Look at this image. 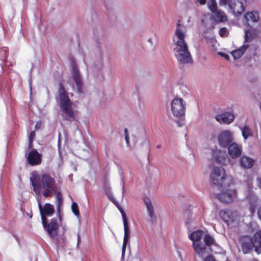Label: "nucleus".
Segmentation results:
<instances>
[{
	"mask_svg": "<svg viewBox=\"0 0 261 261\" xmlns=\"http://www.w3.org/2000/svg\"><path fill=\"white\" fill-rule=\"evenodd\" d=\"M207 7L212 13L218 10V6L216 0H208L207 2Z\"/></svg>",
	"mask_w": 261,
	"mask_h": 261,
	"instance_id": "2f4dec72",
	"label": "nucleus"
},
{
	"mask_svg": "<svg viewBox=\"0 0 261 261\" xmlns=\"http://www.w3.org/2000/svg\"><path fill=\"white\" fill-rule=\"evenodd\" d=\"M178 40L175 43L176 47L173 48L174 56L180 68L185 64L192 63L191 55L188 45L185 41V34L181 30L177 29L175 32Z\"/></svg>",
	"mask_w": 261,
	"mask_h": 261,
	"instance_id": "7ed1b4c3",
	"label": "nucleus"
},
{
	"mask_svg": "<svg viewBox=\"0 0 261 261\" xmlns=\"http://www.w3.org/2000/svg\"><path fill=\"white\" fill-rule=\"evenodd\" d=\"M56 199L57 201V215L59 220L61 221L62 220V214L61 212V206L63 203V198L62 193L60 191H58L56 193Z\"/></svg>",
	"mask_w": 261,
	"mask_h": 261,
	"instance_id": "c85d7f7f",
	"label": "nucleus"
},
{
	"mask_svg": "<svg viewBox=\"0 0 261 261\" xmlns=\"http://www.w3.org/2000/svg\"><path fill=\"white\" fill-rule=\"evenodd\" d=\"M27 161L31 166L39 165L41 162V155L36 149H32L28 154Z\"/></svg>",
	"mask_w": 261,
	"mask_h": 261,
	"instance_id": "2eb2a0df",
	"label": "nucleus"
},
{
	"mask_svg": "<svg viewBox=\"0 0 261 261\" xmlns=\"http://www.w3.org/2000/svg\"><path fill=\"white\" fill-rule=\"evenodd\" d=\"M38 207H39V211H40V214H42V212L43 211V207L42 206L41 204H40V203L38 201Z\"/></svg>",
	"mask_w": 261,
	"mask_h": 261,
	"instance_id": "37998d69",
	"label": "nucleus"
},
{
	"mask_svg": "<svg viewBox=\"0 0 261 261\" xmlns=\"http://www.w3.org/2000/svg\"><path fill=\"white\" fill-rule=\"evenodd\" d=\"M213 17L216 22H223L227 20V16L222 10L218 9L212 13Z\"/></svg>",
	"mask_w": 261,
	"mask_h": 261,
	"instance_id": "bb28decb",
	"label": "nucleus"
},
{
	"mask_svg": "<svg viewBox=\"0 0 261 261\" xmlns=\"http://www.w3.org/2000/svg\"><path fill=\"white\" fill-rule=\"evenodd\" d=\"M210 179L214 185L219 188L220 191H223V188L228 187L232 184V178L226 176L225 171L222 167H214Z\"/></svg>",
	"mask_w": 261,
	"mask_h": 261,
	"instance_id": "20e7f679",
	"label": "nucleus"
},
{
	"mask_svg": "<svg viewBox=\"0 0 261 261\" xmlns=\"http://www.w3.org/2000/svg\"><path fill=\"white\" fill-rule=\"evenodd\" d=\"M35 136V133L34 131H32L30 135H29V141H33V140H34V138Z\"/></svg>",
	"mask_w": 261,
	"mask_h": 261,
	"instance_id": "4c0bfd02",
	"label": "nucleus"
},
{
	"mask_svg": "<svg viewBox=\"0 0 261 261\" xmlns=\"http://www.w3.org/2000/svg\"><path fill=\"white\" fill-rule=\"evenodd\" d=\"M246 0H228L226 5L234 15H239L244 13L246 7Z\"/></svg>",
	"mask_w": 261,
	"mask_h": 261,
	"instance_id": "6e6552de",
	"label": "nucleus"
},
{
	"mask_svg": "<svg viewBox=\"0 0 261 261\" xmlns=\"http://www.w3.org/2000/svg\"><path fill=\"white\" fill-rule=\"evenodd\" d=\"M30 91H32V86H31V84L30 83Z\"/></svg>",
	"mask_w": 261,
	"mask_h": 261,
	"instance_id": "bf43d9fd",
	"label": "nucleus"
},
{
	"mask_svg": "<svg viewBox=\"0 0 261 261\" xmlns=\"http://www.w3.org/2000/svg\"><path fill=\"white\" fill-rule=\"evenodd\" d=\"M127 133H128L127 129V128H125V129H124V133H125V135H128V134H127Z\"/></svg>",
	"mask_w": 261,
	"mask_h": 261,
	"instance_id": "5fc2aeb1",
	"label": "nucleus"
},
{
	"mask_svg": "<svg viewBox=\"0 0 261 261\" xmlns=\"http://www.w3.org/2000/svg\"><path fill=\"white\" fill-rule=\"evenodd\" d=\"M176 123L178 127H181L184 124L182 122H181L180 121H177Z\"/></svg>",
	"mask_w": 261,
	"mask_h": 261,
	"instance_id": "8fccbe9b",
	"label": "nucleus"
},
{
	"mask_svg": "<svg viewBox=\"0 0 261 261\" xmlns=\"http://www.w3.org/2000/svg\"><path fill=\"white\" fill-rule=\"evenodd\" d=\"M218 142L220 147L227 148L233 142L232 136L229 130H224L219 134L218 136Z\"/></svg>",
	"mask_w": 261,
	"mask_h": 261,
	"instance_id": "f8f14e48",
	"label": "nucleus"
},
{
	"mask_svg": "<svg viewBox=\"0 0 261 261\" xmlns=\"http://www.w3.org/2000/svg\"><path fill=\"white\" fill-rule=\"evenodd\" d=\"M215 118L217 121L220 123L229 124L233 121L234 115L232 112H224L221 114L216 115Z\"/></svg>",
	"mask_w": 261,
	"mask_h": 261,
	"instance_id": "f3484780",
	"label": "nucleus"
},
{
	"mask_svg": "<svg viewBox=\"0 0 261 261\" xmlns=\"http://www.w3.org/2000/svg\"><path fill=\"white\" fill-rule=\"evenodd\" d=\"M230 185L223 188V190L221 191L222 192L217 195L218 199L221 201L229 203L236 197L237 191L235 189H227L230 187Z\"/></svg>",
	"mask_w": 261,
	"mask_h": 261,
	"instance_id": "1a4fd4ad",
	"label": "nucleus"
},
{
	"mask_svg": "<svg viewBox=\"0 0 261 261\" xmlns=\"http://www.w3.org/2000/svg\"><path fill=\"white\" fill-rule=\"evenodd\" d=\"M148 42H150V43H152V39L151 38H149L148 39Z\"/></svg>",
	"mask_w": 261,
	"mask_h": 261,
	"instance_id": "4d7b16f0",
	"label": "nucleus"
},
{
	"mask_svg": "<svg viewBox=\"0 0 261 261\" xmlns=\"http://www.w3.org/2000/svg\"><path fill=\"white\" fill-rule=\"evenodd\" d=\"M30 181L33 191L37 195L40 194L41 188L44 191L43 195L45 197H48L51 194H55L57 189L55 179L47 174H43L41 178L39 175L33 174L30 177Z\"/></svg>",
	"mask_w": 261,
	"mask_h": 261,
	"instance_id": "f03ea898",
	"label": "nucleus"
},
{
	"mask_svg": "<svg viewBox=\"0 0 261 261\" xmlns=\"http://www.w3.org/2000/svg\"><path fill=\"white\" fill-rule=\"evenodd\" d=\"M184 215L185 225L188 229H189L194 219L195 218V216L193 215L191 211L189 210H187L184 212Z\"/></svg>",
	"mask_w": 261,
	"mask_h": 261,
	"instance_id": "cd10ccee",
	"label": "nucleus"
},
{
	"mask_svg": "<svg viewBox=\"0 0 261 261\" xmlns=\"http://www.w3.org/2000/svg\"><path fill=\"white\" fill-rule=\"evenodd\" d=\"M241 129L242 136L245 140H246L249 137L252 136L251 130L248 126L245 125Z\"/></svg>",
	"mask_w": 261,
	"mask_h": 261,
	"instance_id": "7c9ffc66",
	"label": "nucleus"
},
{
	"mask_svg": "<svg viewBox=\"0 0 261 261\" xmlns=\"http://www.w3.org/2000/svg\"><path fill=\"white\" fill-rule=\"evenodd\" d=\"M218 54L220 56H221V57H224L226 60H229L230 56H229V55L226 54L224 53H222V52H219Z\"/></svg>",
	"mask_w": 261,
	"mask_h": 261,
	"instance_id": "e433bc0d",
	"label": "nucleus"
},
{
	"mask_svg": "<svg viewBox=\"0 0 261 261\" xmlns=\"http://www.w3.org/2000/svg\"><path fill=\"white\" fill-rule=\"evenodd\" d=\"M126 248V246H122V252H125Z\"/></svg>",
	"mask_w": 261,
	"mask_h": 261,
	"instance_id": "603ef678",
	"label": "nucleus"
},
{
	"mask_svg": "<svg viewBox=\"0 0 261 261\" xmlns=\"http://www.w3.org/2000/svg\"><path fill=\"white\" fill-rule=\"evenodd\" d=\"M58 98H56L61 115L64 119L70 122L77 120V113L72 108L73 104L68 96L63 84L60 82L58 90Z\"/></svg>",
	"mask_w": 261,
	"mask_h": 261,
	"instance_id": "f257e3e1",
	"label": "nucleus"
},
{
	"mask_svg": "<svg viewBox=\"0 0 261 261\" xmlns=\"http://www.w3.org/2000/svg\"><path fill=\"white\" fill-rule=\"evenodd\" d=\"M121 181L122 182V193L123 194L124 193V179H123V177H121Z\"/></svg>",
	"mask_w": 261,
	"mask_h": 261,
	"instance_id": "a18cd8bd",
	"label": "nucleus"
},
{
	"mask_svg": "<svg viewBox=\"0 0 261 261\" xmlns=\"http://www.w3.org/2000/svg\"><path fill=\"white\" fill-rule=\"evenodd\" d=\"M240 242L244 254H249L252 251L253 246L250 239V236L248 235L241 236L240 238Z\"/></svg>",
	"mask_w": 261,
	"mask_h": 261,
	"instance_id": "4468645a",
	"label": "nucleus"
},
{
	"mask_svg": "<svg viewBox=\"0 0 261 261\" xmlns=\"http://www.w3.org/2000/svg\"><path fill=\"white\" fill-rule=\"evenodd\" d=\"M219 216L226 223L233 222L234 220L232 211L229 210H222L219 212Z\"/></svg>",
	"mask_w": 261,
	"mask_h": 261,
	"instance_id": "4be33fe9",
	"label": "nucleus"
},
{
	"mask_svg": "<svg viewBox=\"0 0 261 261\" xmlns=\"http://www.w3.org/2000/svg\"><path fill=\"white\" fill-rule=\"evenodd\" d=\"M258 20V13L256 12L252 11L245 14L243 21L245 25L252 26V23H257Z\"/></svg>",
	"mask_w": 261,
	"mask_h": 261,
	"instance_id": "dca6fc26",
	"label": "nucleus"
},
{
	"mask_svg": "<svg viewBox=\"0 0 261 261\" xmlns=\"http://www.w3.org/2000/svg\"><path fill=\"white\" fill-rule=\"evenodd\" d=\"M125 252H122V254H121V258H123L124 257V256H125Z\"/></svg>",
	"mask_w": 261,
	"mask_h": 261,
	"instance_id": "864d4df0",
	"label": "nucleus"
},
{
	"mask_svg": "<svg viewBox=\"0 0 261 261\" xmlns=\"http://www.w3.org/2000/svg\"><path fill=\"white\" fill-rule=\"evenodd\" d=\"M228 0H220V4L223 5H226V4L228 3Z\"/></svg>",
	"mask_w": 261,
	"mask_h": 261,
	"instance_id": "c03bdc74",
	"label": "nucleus"
},
{
	"mask_svg": "<svg viewBox=\"0 0 261 261\" xmlns=\"http://www.w3.org/2000/svg\"><path fill=\"white\" fill-rule=\"evenodd\" d=\"M239 163L242 168L250 169L253 166L254 160L247 156H243L240 158Z\"/></svg>",
	"mask_w": 261,
	"mask_h": 261,
	"instance_id": "393cba45",
	"label": "nucleus"
},
{
	"mask_svg": "<svg viewBox=\"0 0 261 261\" xmlns=\"http://www.w3.org/2000/svg\"><path fill=\"white\" fill-rule=\"evenodd\" d=\"M160 147H161V145H158L156 146V148H159Z\"/></svg>",
	"mask_w": 261,
	"mask_h": 261,
	"instance_id": "052dcab7",
	"label": "nucleus"
},
{
	"mask_svg": "<svg viewBox=\"0 0 261 261\" xmlns=\"http://www.w3.org/2000/svg\"><path fill=\"white\" fill-rule=\"evenodd\" d=\"M228 153L231 159H237L240 157L242 153V147L241 145L233 142L228 145Z\"/></svg>",
	"mask_w": 261,
	"mask_h": 261,
	"instance_id": "ddd939ff",
	"label": "nucleus"
},
{
	"mask_svg": "<svg viewBox=\"0 0 261 261\" xmlns=\"http://www.w3.org/2000/svg\"><path fill=\"white\" fill-rule=\"evenodd\" d=\"M103 189L107 196L115 204V205L117 206L118 208L119 209V208H121V207L119 206L118 204L116 202H115V199L113 198H112L111 188L109 183H104Z\"/></svg>",
	"mask_w": 261,
	"mask_h": 261,
	"instance_id": "c756f323",
	"label": "nucleus"
},
{
	"mask_svg": "<svg viewBox=\"0 0 261 261\" xmlns=\"http://www.w3.org/2000/svg\"><path fill=\"white\" fill-rule=\"evenodd\" d=\"M125 140L128 146H129V138L128 135H125Z\"/></svg>",
	"mask_w": 261,
	"mask_h": 261,
	"instance_id": "ea45409f",
	"label": "nucleus"
},
{
	"mask_svg": "<svg viewBox=\"0 0 261 261\" xmlns=\"http://www.w3.org/2000/svg\"><path fill=\"white\" fill-rule=\"evenodd\" d=\"M210 254L206 255V256L205 257L204 261H217L212 255Z\"/></svg>",
	"mask_w": 261,
	"mask_h": 261,
	"instance_id": "c9c22d12",
	"label": "nucleus"
},
{
	"mask_svg": "<svg viewBox=\"0 0 261 261\" xmlns=\"http://www.w3.org/2000/svg\"><path fill=\"white\" fill-rule=\"evenodd\" d=\"M251 243L254 248V251L257 253H261V230L257 231L252 236L250 237Z\"/></svg>",
	"mask_w": 261,
	"mask_h": 261,
	"instance_id": "a211bd4d",
	"label": "nucleus"
},
{
	"mask_svg": "<svg viewBox=\"0 0 261 261\" xmlns=\"http://www.w3.org/2000/svg\"><path fill=\"white\" fill-rule=\"evenodd\" d=\"M45 224H42L44 229L47 232L48 234L51 238H54L57 234L59 228L57 219L52 218L49 223H47V220H45Z\"/></svg>",
	"mask_w": 261,
	"mask_h": 261,
	"instance_id": "9d476101",
	"label": "nucleus"
},
{
	"mask_svg": "<svg viewBox=\"0 0 261 261\" xmlns=\"http://www.w3.org/2000/svg\"><path fill=\"white\" fill-rule=\"evenodd\" d=\"M249 46V45L248 44H243L238 49L232 50L231 52V54L233 57L234 59L236 60L240 59L245 53Z\"/></svg>",
	"mask_w": 261,
	"mask_h": 261,
	"instance_id": "a878e982",
	"label": "nucleus"
},
{
	"mask_svg": "<svg viewBox=\"0 0 261 261\" xmlns=\"http://www.w3.org/2000/svg\"><path fill=\"white\" fill-rule=\"evenodd\" d=\"M33 141H29V145H28V147H29V149H31L33 147Z\"/></svg>",
	"mask_w": 261,
	"mask_h": 261,
	"instance_id": "09e8293b",
	"label": "nucleus"
},
{
	"mask_svg": "<svg viewBox=\"0 0 261 261\" xmlns=\"http://www.w3.org/2000/svg\"><path fill=\"white\" fill-rule=\"evenodd\" d=\"M171 112L173 115L177 118L182 117L186 111V102L181 98H175L172 100Z\"/></svg>",
	"mask_w": 261,
	"mask_h": 261,
	"instance_id": "423d86ee",
	"label": "nucleus"
},
{
	"mask_svg": "<svg viewBox=\"0 0 261 261\" xmlns=\"http://www.w3.org/2000/svg\"><path fill=\"white\" fill-rule=\"evenodd\" d=\"M203 234V231L202 230H197L189 234V238L192 241V246L196 254L199 249Z\"/></svg>",
	"mask_w": 261,
	"mask_h": 261,
	"instance_id": "9b49d317",
	"label": "nucleus"
},
{
	"mask_svg": "<svg viewBox=\"0 0 261 261\" xmlns=\"http://www.w3.org/2000/svg\"><path fill=\"white\" fill-rule=\"evenodd\" d=\"M257 185L259 188L261 189V178L257 179Z\"/></svg>",
	"mask_w": 261,
	"mask_h": 261,
	"instance_id": "3c124183",
	"label": "nucleus"
},
{
	"mask_svg": "<svg viewBox=\"0 0 261 261\" xmlns=\"http://www.w3.org/2000/svg\"><path fill=\"white\" fill-rule=\"evenodd\" d=\"M71 74L76 88L78 93H83V80L82 75L80 72L77 65L75 61L72 59L70 60Z\"/></svg>",
	"mask_w": 261,
	"mask_h": 261,
	"instance_id": "0eeeda50",
	"label": "nucleus"
},
{
	"mask_svg": "<svg viewBox=\"0 0 261 261\" xmlns=\"http://www.w3.org/2000/svg\"><path fill=\"white\" fill-rule=\"evenodd\" d=\"M180 25V22H179V21H178V22L177 23V28H176V29H179V27ZM180 30H181V29H180Z\"/></svg>",
	"mask_w": 261,
	"mask_h": 261,
	"instance_id": "6e6d98bb",
	"label": "nucleus"
},
{
	"mask_svg": "<svg viewBox=\"0 0 261 261\" xmlns=\"http://www.w3.org/2000/svg\"><path fill=\"white\" fill-rule=\"evenodd\" d=\"M257 215H258V218L259 219V220H260V221H261V206H260V207H259L258 208Z\"/></svg>",
	"mask_w": 261,
	"mask_h": 261,
	"instance_id": "79ce46f5",
	"label": "nucleus"
},
{
	"mask_svg": "<svg viewBox=\"0 0 261 261\" xmlns=\"http://www.w3.org/2000/svg\"><path fill=\"white\" fill-rule=\"evenodd\" d=\"M256 201H257L256 198L254 197V201H249V209L251 214H253L255 212L256 207L257 206L256 205Z\"/></svg>",
	"mask_w": 261,
	"mask_h": 261,
	"instance_id": "473e14b6",
	"label": "nucleus"
},
{
	"mask_svg": "<svg viewBox=\"0 0 261 261\" xmlns=\"http://www.w3.org/2000/svg\"><path fill=\"white\" fill-rule=\"evenodd\" d=\"M129 240L123 239V242L122 246H126L127 243H128Z\"/></svg>",
	"mask_w": 261,
	"mask_h": 261,
	"instance_id": "49530a36",
	"label": "nucleus"
},
{
	"mask_svg": "<svg viewBox=\"0 0 261 261\" xmlns=\"http://www.w3.org/2000/svg\"><path fill=\"white\" fill-rule=\"evenodd\" d=\"M84 62L85 64H87L86 62V61H85V59L84 58Z\"/></svg>",
	"mask_w": 261,
	"mask_h": 261,
	"instance_id": "680f3d73",
	"label": "nucleus"
},
{
	"mask_svg": "<svg viewBox=\"0 0 261 261\" xmlns=\"http://www.w3.org/2000/svg\"><path fill=\"white\" fill-rule=\"evenodd\" d=\"M226 154L224 151L217 149L212 150V158L217 163L223 164L226 160Z\"/></svg>",
	"mask_w": 261,
	"mask_h": 261,
	"instance_id": "412c9836",
	"label": "nucleus"
},
{
	"mask_svg": "<svg viewBox=\"0 0 261 261\" xmlns=\"http://www.w3.org/2000/svg\"><path fill=\"white\" fill-rule=\"evenodd\" d=\"M196 2L198 3L201 5H203L206 3V0H195Z\"/></svg>",
	"mask_w": 261,
	"mask_h": 261,
	"instance_id": "a19ab883",
	"label": "nucleus"
},
{
	"mask_svg": "<svg viewBox=\"0 0 261 261\" xmlns=\"http://www.w3.org/2000/svg\"><path fill=\"white\" fill-rule=\"evenodd\" d=\"M203 243L201 242L199 249L197 252V254L200 258H203L207 254H211L212 252L211 246L212 245L217 246L214 238L209 234H205L203 237Z\"/></svg>",
	"mask_w": 261,
	"mask_h": 261,
	"instance_id": "39448f33",
	"label": "nucleus"
},
{
	"mask_svg": "<svg viewBox=\"0 0 261 261\" xmlns=\"http://www.w3.org/2000/svg\"><path fill=\"white\" fill-rule=\"evenodd\" d=\"M41 214V219L42 224H45V220H47L45 216L50 217L55 213V208L53 205L49 203H45L43 207V211Z\"/></svg>",
	"mask_w": 261,
	"mask_h": 261,
	"instance_id": "6ab92c4d",
	"label": "nucleus"
},
{
	"mask_svg": "<svg viewBox=\"0 0 261 261\" xmlns=\"http://www.w3.org/2000/svg\"><path fill=\"white\" fill-rule=\"evenodd\" d=\"M144 202L147 208L150 221L152 223H154L156 221V218L154 214V208L152 206L151 202L150 200L148 198H144Z\"/></svg>",
	"mask_w": 261,
	"mask_h": 261,
	"instance_id": "5701e85b",
	"label": "nucleus"
},
{
	"mask_svg": "<svg viewBox=\"0 0 261 261\" xmlns=\"http://www.w3.org/2000/svg\"><path fill=\"white\" fill-rule=\"evenodd\" d=\"M38 123H39V122H37V123H36V125H35V128H36V129H37V128H38Z\"/></svg>",
	"mask_w": 261,
	"mask_h": 261,
	"instance_id": "13d9d810",
	"label": "nucleus"
},
{
	"mask_svg": "<svg viewBox=\"0 0 261 261\" xmlns=\"http://www.w3.org/2000/svg\"><path fill=\"white\" fill-rule=\"evenodd\" d=\"M13 237L14 238L15 240L17 242L18 244L19 245H20V238H19V237L17 235H16L15 234H13Z\"/></svg>",
	"mask_w": 261,
	"mask_h": 261,
	"instance_id": "58836bf2",
	"label": "nucleus"
},
{
	"mask_svg": "<svg viewBox=\"0 0 261 261\" xmlns=\"http://www.w3.org/2000/svg\"><path fill=\"white\" fill-rule=\"evenodd\" d=\"M71 210L73 213L76 216L80 214L79 206L76 202H73L71 204Z\"/></svg>",
	"mask_w": 261,
	"mask_h": 261,
	"instance_id": "f704fd0d",
	"label": "nucleus"
},
{
	"mask_svg": "<svg viewBox=\"0 0 261 261\" xmlns=\"http://www.w3.org/2000/svg\"><path fill=\"white\" fill-rule=\"evenodd\" d=\"M119 210L122 215L124 225V235L123 239L129 240L130 231L126 214L122 208H119Z\"/></svg>",
	"mask_w": 261,
	"mask_h": 261,
	"instance_id": "b1692460",
	"label": "nucleus"
},
{
	"mask_svg": "<svg viewBox=\"0 0 261 261\" xmlns=\"http://www.w3.org/2000/svg\"><path fill=\"white\" fill-rule=\"evenodd\" d=\"M219 34L222 37H227L229 35V31L225 27L221 28L219 31Z\"/></svg>",
	"mask_w": 261,
	"mask_h": 261,
	"instance_id": "72a5a7b5",
	"label": "nucleus"
},
{
	"mask_svg": "<svg viewBox=\"0 0 261 261\" xmlns=\"http://www.w3.org/2000/svg\"><path fill=\"white\" fill-rule=\"evenodd\" d=\"M77 246H79V244L80 243V242L81 241V237L80 236V234L78 233L77 235Z\"/></svg>",
	"mask_w": 261,
	"mask_h": 261,
	"instance_id": "de8ad7c7",
	"label": "nucleus"
},
{
	"mask_svg": "<svg viewBox=\"0 0 261 261\" xmlns=\"http://www.w3.org/2000/svg\"><path fill=\"white\" fill-rule=\"evenodd\" d=\"M247 29H245V42H249L254 39L257 35V30L253 26H246Z\"/></svg>",
	"mask_w": 261,
	"mask_h": 261,
	"instance_id": "aec40b11",
	"label": "nucleus"
}]
</instances>
